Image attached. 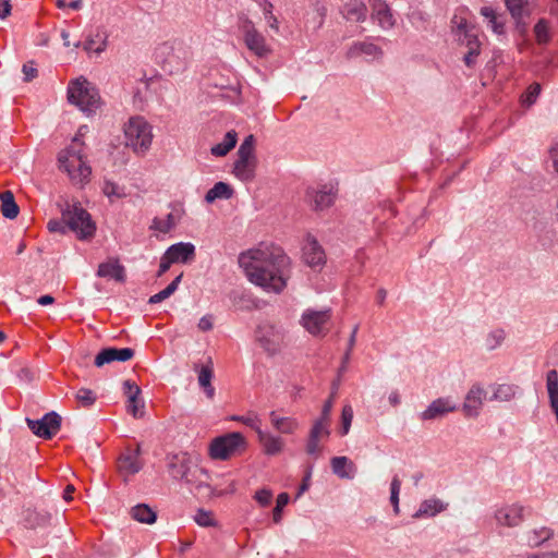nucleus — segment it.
Returning <instances> with one entry per match:
<instances>
[{
  "label": "nucleus",
  "mask_w": 558,
  "mask_h": 558,
  "mask_svg": "<svg viewBox=\"0 0 558 558\" xmlns=\"http://www.w3.org/2000/svg\"><path fill=\"white\" fill-rule=\"evenodd\" d=\"M238 262L248 280L265 291L280 293L287 287L290 259L280 247L262 243L241 253Z\"/></svg>",
  "instance_id": "f257e3e1"
},
{
  "label": "nucleus",
  "mask_w": 558,
  "mask_h": 558,
  "mask_svg": "<svg viewBox=\"0 0 558 558\" xmlns=\"http://www.w3.org/2000/svg\"><path fill=\"white\" fill-rule=\"evenodd\" d=\"M59 166L75 184H83L89 180L92 168L84 154V143L76 135L71 144L59 153Z\"/></svg>",
  "instance_id": "f03ea898"
},
{
  "label": "nucleus",
  "mask_w": 558,
  "mask_h": 558,
  "mask_svg": "<svg viewBox=\"0 0 558 558\" xmlns=\"http://www.w3.org/2000/svg\"><path fill=\"white\" fill-rule=\"evenodd\" d=\"M154 58L165 73L172 75L185 70L191 59V50L181 40H169L155 48Z\"/></svg>",
  "instance_id": "7ed1b4c3"
},
{
  "label": "nucleus",
  "mask_w": 558,
  "mask_h": 558,
  "mask_svg": "<svg viewBox=\"0 0 558 558\" xmlns=\"http://www.w3.org/2000/svg\"><path fill=\"white\" fill-rule=\"evenodd\" d=\"M452 32L456 35L460 46L465 47L463 62L468 68H474L481 53L482 43L478 39V29L465 17L454 14L452 20Z\"/></svg>",
  "instance_id": "20e7f679"
},
{
  "label": "nucleus",
  "mask_w": 558,
  "mask_h": 558,
  "mask_svg": "<svg viewBox=\"0 0 558 558\" xmlns=\"http://www.w3.org/2000/svg\"><path fill=\"white\" fill-rule=\"evenodd\" d=\"M246 447V439L241 433L230 432L215 437L209 444L208 452L213 460L226 461L243 453Z\"/></svg>",
  "instance_id": "39448f33"
},
{
  "label": "nucleus",
  "mask_w": 558,
  "mask_h": 558,
  "mask_svg": "<svg viewBox=\"0 0 558 558\" xmlns=\"http://www.w3.org/2000/svg\"><path fill=\"white\" fill-rule=\"evenodd\" d=\"M68 99L87 114L94 112L99 105V94L96 87L84 77L70 82Z\"/></svg>",
  "instance_id": "423d86ee"
},
{
  "label": "nucleus",
  "mask_w": 558,
  "mask_h": 558,
  "mask_svg": "<svg viewBox=\"0 0 558 558\" xmlns=\"http://www.w3.org/2000/svg\"><path fill=\"white\" fill-rule=\"evenodd\" d=\"M62 218L66 227L73 231L80 240H88L94 236L96 226L90 215L80 204H66L62 209Z\"/></svg>",
  "instance_id": "0eeeda50"
},
{
  "label": "nucleus",
  "mask_w": 558,
  "mask_h": 558,
  "mask_svg": "<svg viewBox=\"0 0 558 558\" xmlns=\"http://www.w3.org/2000/svg\"><path fill=\"white\" fill-rule=\"evenodd\" d=\"M125 144L136 154L146 153L153 141L151 126L143 117H132L124 126Z\"/></svg>",
  "instance_id": "6e6552de"
},
{
  "label": "nucleus",
  "mask_w": 558,
  "mask_h": 558,
  "mask_svg": "<svg viewBox=\"0 0 558 558\" xmlns=\"http://www.w3.org/2000/svg\"><path fill=\"white\" fill-rule=\"evenodd\" d=\"M240 29L243 34L245 46L250 51L259 58L268 56L270 48L266 44V39L263 34L255 28V25L251 20H243Z\"/></svg>",
  "instance_id": "1a4fd4ad"
},
{
  "label": "nucleus",
  "mask_w": 558,
  "mask_h": 558,
  "mask_svg": "<svg viewBox=\"0 0 558 558\" xmlns=\"http://www.w3.org/2000/svg\"><path fill=\"white\" fill-rule=\"evenodd\" d=\"M26 423L36 436L51 439L60 430L61 417L56 412H49L40 420L26 418Z\"/></svg>",
  "instance_id": "9d476101"
},
{
  "label": "nucleus",
  "mask_w": 558,
  "mask_h": 558,
  "mask_svg": "<svg viewBox=\"0 0 558 558\" xmlns=\"http://www.w3.org/2000/svg\"><path fill=\"white\" fill-rule=\"evenodd\" d=\"M330 310H306L302 315L301 324L313 336H322L325 335L328 330L327 325L330 320Z\"/></svg>",
  "instance_id": "9b49d317"
},
{
  "label": "nucleus",
  "mask_w": 558,
  "mask_h": 558,
  "mask_svg": "<svg viewBox=\"0 0 558 558\" xmlns=\"http://www.w3.org/2000/svg\"><path fill=\"white\" fill-rule=\"evenodd\" d=\"M330 425L327 423H323L319 421H314L310 434L308 439L306 442V453L315 459H317L322 451H323V445H320V441L324 439H327L330 435Z\"/></svg>",
  "instance_id": "f8f14e48"
},
{
  "label": "nucleus",
  "mask_w": 558,
  "mask_h": 558,
  "mask_svg": "<svg viewBox=\"0 0 558 558\" xmlns=\"http://www.w3.org/2000/svg\"><path fill=\"white\" fill-rule=\"evenodd\" d=\"M458 405L449 397L438 398L429 403V405L420 414L422 421H434L445 415L456 412Z\"/></svg>",
  "instance_id": "ddd939ff"
},
{
  "label": "nucleus",
  "mask_w": 558,
  "mask_h": 558,
  "mask_svg": "<svg viewBox=\"0 0 558 558\" xmlns=\"http://www.w3.org/2000/svg\"><path fill=\"white\" fill-rule=\"evenodd\" d=\"M303 259L313 269H322L326 263V254L317 240L311 235L303 246Z\"/></svg>",
  "instance_id": "4468645a"
},
{
  "label": "nucleus",
  "mask_w": 558,
  "mask_h": 558,
  "mask_svg": "<svg viewBox=\"0 0 558 558\" xmlns=\"http://www.w3.org/2000/svg\"><path fill=\"white\" fill-rule=\"evenodd\" d=\"M486 398V391L480 385H473L468 391L462 411L466 417H476Z\"/></svg>",
  "instance_id": "2eb2a0df"
},
{
  "label": "nucleus",
  "mask_w": 558,
  "mask_h": 558,
  "mask_svg": "<svg viewBox=\"0 0 558 558\" xmlns=\"http://www.w3.org/2000/svg\"><path fill=\"white\" fill-rule=\"evenodd\" d=\"M134 356V350L131 348H104L95 357V365L101 367L114 361L125 362Z\"/></svg>",
  "instance_id": "dca6fc26"
},
{
  "label": "nucleus",
  "mask_w": 558,
  "mask_h": 558,
  "mask_svg": "<svg viewBox=\"0 0 558 558\" xmlns=\"http://www.w3.org/2000/svg\"><path fill=\"white\" fill-rule=\"evenodd\" d=\"M524 507L518 504L507 505L498 509L495 519L498 524L513 527L523 521Z\"/></svg>",
  "instance_id": "f3484780"
},
{
  "label": "nucleus",
  "mask_w": 558,
  "mask_h": 558,
  "mask_svg": "<svg viewBox=\"0 0 558 558\" xmlns=\"http://www.w3.org/2000/svg\"><path fill=\"white\" fill-rule=\"evenodd\" d=\"M256 338L268 353L275 354L279 350L281 336L275 327L268 324L259 325Z\"/></svg>",
  "instance_id": "a211bd4d"
},
{
  "label": "nucleus",
  "mask_w": 558,
  "mask_h": 558,
  "mask_svg": "<svg viewBox=\"0 0 558 558\" xmlns=\"http://www.w3.org/2000/svg\"><path fill=\"white\" fill-rule=\"evenodd\" d=\"M337 191L332 185L324 184L318 190H308L307 196L313 202L315 210H324L330 207L336 199Z\"/></svg>",
  "instance_id": "6ab92c4d"
},
{
  "label": "nucleus",
  "mask_w": 558,
  "mask_h": 558,
  "mask_svg": "<svg viewBox=\"0 0 558 558\" xmlns=\"http://www.w3.org/2000/svg\"><path fill=\"white\" fill-rule=\"evenodd\" d=\"M165 253L174 264H189L195 258V245L190 242H179L170 245Z\"/></svg>",
  "instance_id": "aec40b11"
},
{
  "label": "nucleus",
  "mask_w": 558,
  "mask_h": 558,
  "mask_svg": "<svg viewBox=\"0 0 558 558\" xmlns=\"http://www.w3.org/2000/svg\"><path fill=\"white\" fill-rule=\"evenodd\" d=\"M141 448L136 445L134 448L129 447L126 451L121 453L118 459V468L120 472L133 475L142 469V462L140 460Z\"/></svg>",
  "instance_id": "412c9836"
},
{
  "label": "nucleus",
  "mask_w": 558,
  "mask_h": 558,
  "mask_svg": "<svg viewBox=\"0 0 558 558\" xmlns=\"http://www.w3.org/2000/svg\"><path fill=\"white\" fill-rule=\"evenodd\" d=\"M172 210L165 217H155L149 227L150 230L167 234L180 222L183 209L178 205H170Z\"/></svg>",
  "instance_id": "4be33fe9"
},
{
  "label": "nucleus",
  "mask_w": 558,
  "mask_h": 558,
  "mask_svg": "<svg viewBox=\"0 0 558 558\" xmlns=\"http://www.w3.org/2000/svg\"><path fill=\"white\" fill-rule=\"evenodd\" d=\"M369 57L371 60H379L384 56L383 49L372 41H355L347 51L348 59H354L360 56Z\"/></svg>",
  "instance_id": "5701e85b"
},
{
  "label": "nucleus",
  "mask_w": 558,
  "mask_h": 558,
  "mask_svg": "<svg viewBox=\"0 0 558 558\" xmlns=\"http://www.w3.org/2000/svg\"><path fill=\"white\" fill-rule=\"evenodd\" d=\"M193 463L194 461L186 452L174 454L169 459L168 472L173 480L179 481Z\"/></svg>",
  "instance_id": "b1692460"
},
{
  "label": "nucleus",
  "mask_w": 558,
  "mask_h": 558,
  "mask_svg": "<svg viewBox=\"0 0 558 558\" xmlns=\"http://www.w3.org/2000/svg\"><path fill=\"white\" fill-rule=\"evenodd\" d=\"M209 478L208 472L201 468L196 462H194L189 471L184 473V476H182L179 481L183 482L184 484L189 485L192 488L199 489L203 486H208L207 481Z\"/></svg>",
  "instance_id": "393cba45"
},
{
  "label": "nucleus",
  "mask_w": 558,
  "mask_h": 558,
  "mask_svg": "<svg viewBox=\"0 0 558 558\" xmlns=\"http://www.w3.org/2000/svg\"><path fill=\"white\" fill-rule=\"evenodd\" d=\"M448 504L438 498L425 499L420 504L418 509L412 515L413 519L433 518L440 512L446 511Z\"/></svg>",
  "instance_id": "a878e982"
},
{
  "label": "nucleus",
  "mask_w": 558,
  "mask_h": 558,
  "mask_svg": "<svg viewBox=\"0 0 558 558\" xmlns=\"http://www.w3.org/2000/svg\"><path fill=\"white\" fill-rule=\"evenodd\" d=\"M535 2L536 0H505L507 9L517 22L531 14Z\"/></svg>",
  "instance_id": "bb28decb"
},
{
  "label": "nucleus",
  "mask_w": 558,
  "mask_h": 558,
  "mask_svg": "<svg viewBox=\"0 0 558 558\" xmlns=\"http://www.w3.org/2000/svg\"><path fill=\"white\" fill-rule=\"evenodd\" d=\"M257 437L266 454L276 456L282 451L284 441L281 437L265 430L259 432Z\"/></svg>",
  "instance_id": "cd10ccee"
},
{
  "label": "nucleus",
  "mask_w": 558,
  "mask_h": 558,
  "mask_svg": "<svg viewBox=\"0 0 558 558\" xmlns=\"http://www.w3.org/2000/svg\"><path fill=\"white\" fill-rule=\"evenodd\" d=\"M256 159H236L233 174L242 182H251L255 178Z\"/></svg>",
  "instance_id": "c85d7f7f"
},
{
  "label": "nucleus",
  "mask_w": 558,
  "mask_h": 558,
  "mask_svg": "<svg viewBox=\"0 0 558 558\" xmlns=\"http://www.w3.org/2000/svg\"><path fill=\"white\" fill-rule=\"evenodd\" d=\"M331 469L340 478L352 480L356 473L355 464L347 457H333L331 459Z\"/></svg>",
  "instance_id": "c756f323"
},
{
  "label": "nucleus",
  "mask_w": 558,
  "mask_h": 558,
  "mask_svg": "<svg viewBox=\"0 0 558 558\" xmlns=\"http://www.w3.org/2000/svg\"><path fill=\"white\" fill-rule=\"evenodd\" d=\"M269 420L272 427L281 434H293L299 428V422L293 417H282L276 411L269 413Z\"/></svg>",
  "instance_id": "7c9ffc66"
},
{
  "label": "nucleus",
  "mask_w": 558,
  "mask_h": 558,
  "mask_svg": "<svg viewBox=\"0 0 558 558\" xmlns=\"http://www.w3.org/2000/svg\"><path fill=\"white\" fill-rule=\"evenodd\" d=\"M343 16L351 22H363L366 19L367 8L359 0H350L343 8Z\"/></svg>",
  "instance_id": "2f4dec72"
},
{
  "label": "nucleus",
  "mask_w": 558,
  "mask_h": 558,
  "mask_svg": "<svg viewBox=\"0 0 558 558\" xmlns=\"http://www.w3.org/2000/svg\"><path fill=\"white\" fill-rule=\"evenodd\" d=\"M373 19H375L384 29L391 28L395 25V20L390 9L385 2L379 0L374 4Z\"/></svg>",
  "instance_id": "473e14b6"
},
{
  "label": "nucleus",
  "mask_w": 558,
  "mask_h": 558,
  "mask_svg": "<svg viewBox=\"0 0 558 558\" xmlns=\"http://www.w3.org/2000/svg\"><path fill=\"white\" fill-rule=\"evenodd\" d=\"M97 276L102 278H113L117 281L124 280V267L118 262H106L98 266Z\"/></svg>",
  "instance_id": "72a5a7b5"
},
{
  "label": "nucleus",
  "mask_w": 558,
  "mask_h": 558,
  "mask_svg": "<svg viewBox=\"0 0 558 558\" xmlns=\"http://www.w3.org/2000/svg\"><path fill=\"white\" fill-rule=\"evenodd\" d=\"M131 517L145 524H153L157 520V513L146 504H138L132 507L130 511Z\"/></svg>",
  "instance_id": "f704fd0d"
},
{
  "label": "nucleus",
  "mask_w": 558,
  "mask_h": 558,
  "mask_svg": "<svg viewBox=\"0 0 558 558\" xmlns=\"http://www.w3.org/2000/svg\"><path fill=\"white\" fill-rule=\"evenodd\" d=\"M236 142L238 134L235 131L231 130L226 133L221 143H218L211 147L210 151L216 157H223L235 147Z\"/></svg>",
  "instance_id": "c9c22d12"
},
{
  "label": "nucleus",
  "mask_w": 558,
  "mask_h": 558,
  "mask_svg": "<svg viewBox=\"0 0 558 558\" xmlns=\"http://www.w3.org/2000/svg\"><path fill=\"white\" fill-rule=\"evenodd\" d=\"M1 213L5 218L14 219L20 213V208L15 203L14 195L11 191H4L0 194Z\"/></svg>",
  "instance_id": "e433bc0d"
},
{
  "label": "nucleus",
  "mask_w": 558,
  "mask_h": 558,
  "mask_svg": "<svg viewBox=\"0 0 558 558\" xmlns=\"http://www.w3.org/2000/svg\"><path fill=\"white\" fill-rule=\"evenodd\" d=\"M232 189L225 182H217L214 186L207 191L205 201L207 203H214L216 199H228L232 196Z\"/></svg>",
  "instance_id": "4c0bfd02"
},
{
  "label": "nucleus",
  "mask_w": 558,
  "mask_h": 558,
  "mask_svg": "<svg viewBox=\"0 0 558 558\" xmlns=\"http://www.w3.org/2000/svg\"><path fill=\"white\" fill-rule=\"evenodd\" d=\"M546 386L551 410L558 409V372L556 369L547 373Z\"/></svg>",
  "instance_id": "58836bf2"
},
{
  "label": "nucleus",
  "mask_w": 558,
  "mask_h": 558,
  "mask_svg": "<svg viewBox=\"0 0 558 558\" xmlns=\"http://www.w3.org/2000/svg\"><path fill=\"white\" fill-rule=\"evenodd\" d=\"M554 536V531L549 527L542 526L539 529H535L530 531L526 534V543L531 547L541 546L546 541L550 539Z\"/></svg>",
  "instance_id": "ea45409f"
},
{
  "label": "nucleus",
  "mask_w": 558,
  "mask_h": 558,
  "mask_svg": "<svg viewBox=\"0 0 558 558\" xmlns=\"http://www.w3.org/2000/svg\"><path fill=\"white\" fill-rule=\"evenodd\" d=\"M213 368L209 365H203L198 372V384L205 395L211 399L215 395V388L211 386Z\"/></svg>",
  "instance_id": "a19ab883"
},
{
  "label": "nucleus",
  "mask_w": 558,
  "mask_h": 558,
  "mask_svg": "<svg viewBox=\"0 0 558 558\" xmlns=\"http://www.w3.org/2000/svg\"><path fill=\"white\" fill-rule=\"evenodd\" d=\"M182 279V274L177 276L172 282H170L163 290L159 291L158 293L151 295L149 298V303L150 304H157V303H160L162 302L163 300L170 298L178 289L179 287V283Z\"/></svg>",
  "instance_id": "79ce46f5"
},
{
  "label": "nucleus",
  "mask_w": 558,
  "mask_h": 558,
  "mask_svg": "<svg viewBox=\"0 0 558 558\" xmlns=\"http://www.w3.org/2000/svg\"><path fill=\"white\" fill-rule=\"evenodd\" d=\"M534 35L539 45L549 43L551 38L549 22L545 19H541L534 26Z\"/></svg>",
  "instance_id": "37998d69"
},
{
  "label": "nucleus",
  "mask_w": 558,
  "mask_h": 558,
  "mask_svg": "<svg viewBox=\"0 0 558 558\" xmlns=\"http://www.w3.org/2000/svg\"><path fill=\"white\" fill-rule=\"evenodd\" d=\"M49 515L48 513H41L37 511H27L24 522L25 526L28 529H36L38 526H45L48 524Z\"/></svg>",
  "instance_id": "c03bdc74"
},
{
  "label": "nucleus",
  "mask_w": 558,
  "mask_h": 558,
  "mask_svg": "<svg viewBox=\"0 0 558 558\" xmlns=\"http://www.w3.org/2000/svg\"><path fill=\"white\" fill-rule=\"evenodd\" d=\"M255 138L253 135H248L244 138L238 149L236 159H256L254 154Z\"/></svg>",
  "instance_id": "a18cd8bd"
},
{
  "label": "nucleus",
  "mask_w": 558,
  "mask_h": 558,
  "mask_svg": "<svg viewBox=\"0 0 558 558\" xmlns=\"http://www.w3.org/2000/svg\"><path fill=\"white\" fill-rule=\"evenodd\" d=\"M515 395V387L508 384L498 385L490 400L509 401Z\"/></svg>",
  "instance_id": "49530a36"
},
{
  "label": "nucleus",
  "mask_w": 558,
  "mask_h": 558,
  "mask_svg": "<svg viewBox=\"0 0 558 558\" xmlns=\"http://www.w3.org/2000/svg\"><path fill=\"white\" fill-rule=\"evenodd\" d=\"M506 332L501 328H497L488 332L485 339V345L488 350L498 348L505 340Z\"/></svg>",
  "instance_id": "de8ad7c7"
},
{
  "label": "nucleus",
  "mask_w": 558,
  "mask_h": 558,
  "mask_svg": "<svg viewBox=\"0 0 558 558\" xmlns=\"http://www.w3.org/2000/svg\"><path fill=\"white\" fill-rule=\"evenodd\" d=\"M290 496L288 493H280L276 500V506L272 510V521L278 524L282 520L283 508L289 504Z\"/></svg>",
  "instance_id": "09e8293b"
},
{
  "label": "nucleus",
  "mask_w": 558,
  "mask_h": 558,
  "mask_svg": "<svg viewBox=\"0 0 558 558\" xmlns=\"http://www.w3.org/2000/svg\"><path fill=\"white\" fill-rule=\"evenodd\" d=\"M260 9L263 11L265 20L267 21L268 26L271 29L278 32L279 31L278 20L272 13V9H274L272 3L268 0H262Z\"/></svg>",
  "instance_id": "8fccbe9b"
},
{
  "label": "nucleus",
  "mask_w": 558,
  "mask_h": 558,
  "mask_svg": "<svg viewBox=\"0 0 558 558\" xmlns=\"http://www.w3.org/2000/svg\"><path fill=\"white\" fill-rule=\"evenodd\" d=\"M194 520L199 526H204V527L217 525V522L214 519L213 512L204 510V509L197 510V512L194 517Z\"/></svg>",
  "instance_id": "3c124183"
},
{
  "label": "nucleus",
  "mask_w": 558,
  "mask_h": 558,
  "mask_svg": "<svg viewBox=\"0 0 558 558\" xmlns=\"http://www.w3.org/2000/svg\"><path fill=\"white\" fill-rule=\"evenodd\" d=\"M75 398L77 402L84 408L93 405L96 401L95 392L87 388H81L77 390Z\"/></svg>",
  "instance_id": "603ef678"
},
{
  "label": "nucleus",
  "mask_w": 558,
  "mask_h": 558,
  "mask_svg": "<svg viewBox=\"0 0 558 558\" xmlns=\"http://www.w3.org/2000/svg\"><path fill=\"white\" fill-rule=\"evenodd\" d=\"M233 420L239 421L246 425L247 427L252 428L257 436L259 435V432H262V421L257 415H246V416H234Z\"/></svg>",
  "instance_id": "864d4df0"
},
{
  "label": "nucleus",
  "mask_w": 558,
  "mask_h": 558,
  "mask_svg": "<svg viewBox=\"0 0 558 558\" xmlns=\"http://www.w3.org/2000/svg\"><path fill=\"white\" fill-rule=\"evenodd\" d=\"M353 420V410L351 405H344L341 413V430L342 436L347 435L350 430L351 423Z\"/></svg>",
  "instance_id": "5fc2aeb1"
},
{
  "label": "nucleus",
  "mask_w": 558,
  "mask_h": 558,
  "mask_svg": "<svg viewBox=\"0 0 558 558\" xmlns=\"http://www.w3.org/2000/svg\"><path fill=\"white\" fill-rule=\"evenodd\" d=\"M541 93V85L538 83L531 84L522 97V102L526 106L533 105Z\"/></svg>",
  "instance_id": "6e6d98bb"
},
{
  "label": "nucleus",
  "mask_w": 558,
  "mask_h": 558,
  "mask_svg": "<svg viewBox=\"0 0 558 558\" xmlns=\"http://www.w3.org/2000/svg\"><path fill=\"white\" fill-rule=\"evenodd\" d=\"M123 392L129 401L134 402V398L141 395V388L134 381L128 379L123 381Z\"/></svg>",
  "instance_id": "4d7b16f0"
},
{
  "label": "nucleus",
  "mask_w": 558,
  "mask_h": 558,
  "mask_svg": "<svg viewBox=\"0 0 558 558\" xmlns=\"http://www.w3.org/2000/svg\"><path fill=\"white\" fill-rule=\"evenodd\" d=\"M401 489V481L398 476H393L390 483V502L392 506L399 504V494Z\"/></svg>",
  "instance_id": "13d9d810"
},
{
  "label": "nucleus",
  "mask_w": 558,
  "mask_h": 558,
  "mask_svg": "<svg viewBox=\"0 0 558 558\" xmlns=\"http://www.w3.org/2000/svg\"><path fill=\"white\" fill-rule=\"evenodd\" d=\"M254 499L262 506L267 507L270 505L272 499V493L270 489L263 488L255 493Z\"/></svg>",
  "instance_id": "bf43d9fd"
},
{
  "label": "nucleus",
  "mask_w": 558,
  "mask_h": 558,
  "mask_svg": "<svg viewBox=\"0 0 558 558\" xmlns=\"http://www.w3.org/2000/svg\"><path fill=\"white\" fill-rule=\"evenodd\" d=\"M144 408L143 401L140 399V397L134 398L133 401L128 400V413L132 414L134 417H140L143 415L142 409Z\"/></svg>",
  "instance_id": "052dcab7"
},
{
  "label": "nucleus",
  "mask_w": 558,
  "mask_h": 558,
  "mask_svg": "<svg viewBox=\"0 0 558 558\" xmlns=\"http://www.w3.org/2000/svg\"><path fill=\"white\" fill-rule=\"evenodd\" d=\"M333 407V400L332 397H330L328 400L325 401L320 416L316 420L323 423H327L330 425V414Z\"/></svg>",
  "instance_id": "680f3d73"
},
{
  "label": "nucleus",
  "mask_w": 558,
  "mask_h": 558,
  "mask_svg": "<svg viewBox=\"0 0 558 558\" xmlns=\"http://www.w3.org/2000/svg\"><path fill=\"white\" fill-rule=\"evenodd\" d=\"M22 72L26 82L32 81L37 76V69L34 68L33 63H26L23 65Z\"/></svg>",
  "instance_id": "e2e57ef3"
},
{
  "label": "nucleus",
  "mask_w": 558,
  "mask_h": 558,
  "mask_svg": "<svg viewBox=\"0 0 558 558\" xmlns=\"http://www.w3.org/2000/svg\"><path fill=\"white\" fill-rule=\"evenodd\" d=\"M47 227H48V230L50 232H61V233H64L66 225L63 221V219L62 220H50L48 222Z\"/></svg>",
  "instance_id": "0e129e2a"
},
{
  "label": "nucleus",
  "mask_w": 558,
  "mask_h": 558,
  "mask_svg": "<svg viewBox=\"0 0 558 558\" xmlns=\"http://www.w3.org/2000/svg\"><path fill=\"white\" fill-rule=\"evenodd\" d=\"M172 264H174V263L170 262V259L167 258L166 253H163V255L160 258V264H159V269H158L157 276L161 277L163 274H166L170 269Z\"/></svg>",
  "instance_id": "69168bd1"
},
{
  "label": "nucleus",
  "mask_w": 558,
  "mask_h": 558,
  "mask_svg": "<svg viewBox=\"0 0 558 558\" xmlns=\"http://www.w3.org/2000/svg\"><path fill=\"white\" fill-rule=\"evenodd\" d=\"M488 26L494 31V33L498 35L504 34L505 24L502 21H499L498 15L494 20H489Z\"/></svg>",
  "instance_id": "338daca9"
},
{
  "label": "nucleus",
  "mask_w": 558,
  "mask_h": 558,
  "mask_svg": "<svg viewBox=\"0 0 558 558\" xmlns=\"http://www.w3.org/2000/svg\"><path fill=\"white\" fill-rule=\"evenodd\" d=\"M12 11V5L9 0H0V19H7Z\"/></svg>",
  "instance_id": "774afa93"
}]
</instances>
